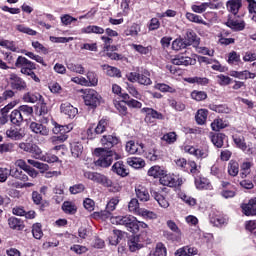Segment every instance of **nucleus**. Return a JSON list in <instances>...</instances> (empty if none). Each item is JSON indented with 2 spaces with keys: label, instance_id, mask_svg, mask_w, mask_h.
I'll list each match as a JSON object with an SVG mask.
<instances>
[{
  "label": "nucleus",
  "instance_id": "obj_45",
  "mask_svg": "<svg viewBox=\"0 0 256 256\" xmlns=\"http://www.w3.org/2000/svg\"><path fill=\"white\" fill-rule=\"evenodd\" d=\"M227 127H229V124L226 121H223L221 118H216L211 123L212 131H221V129H225Z\"/></svg>",
  "mask_w": 256,
  "mask_h": 256
},
{
  "label": "nucleus",
  "instance_id": "obj_50",
  "mask_svg": "<svg viewBox=\"0 0 256 256\" xmlns=\"http://www.w3.org/2000/svg\"><path fill=\"white\" fill-rule=\"evenodd\" d=\"M227 63L229 65H239L241 63V55L236 51H231L227 56Z\"/></svg>",
  "mask_w": 256,
  "mask_h": 256
},
{
  "label": "nucleus",
  "instance_id": "obj_36",
  "mask_svg": "<svg viewBox=\"0 0 256 256\" xmlns=\"http://www.w3.org/2000/svg\"><path fill=\"white\" fill-rule=\"evenodd\" d=\"M17 110L21 114L24 121H27L30 117L33 116V108L29 105H21L17 108Z\"/></svg>",
  "mask_w": 256,
  "mask_h": 256
},
{
  "label": "nucleus",
  "instance_id": "obj_55",
  "mask_svg": "<svg viewBox=\"0 0 256 256\" xmlns=\"http://www.w3.org/2000/svg\"><path fill=\"white\" fill-rule=\"evenodd\" d=\"M155 89H158V91H161V93H177V89H175V87L165 83L156 84Z\"/></svg>",
  "mask_w": 256,
  "mask_h": 256
},
{
  "label": "nucleus",
  "instance_id": "obj_47",
  "mask_svg": "<svg viewBox=\"0 0 256 256\" xmlns=\"http://www.w3.org/2000/svg\"><path fill=\"white\" fill-rule=\"evenodd\" d=\"M208 115H209V111H207L206 109L198 110L195 116V119L198 125H205V123L207 122Z\"/></svg>",
  "mask_w": 256,
  "mask_h": 256
},
{
  "label": "nucleus",
  "instance_id": "obj_2",
  "mask_svg": "<svg viewBox=\"0 0 256 256\" xmlns=\"http://www.w3.org/2000/svg\"><path fill=\"white\" fill-rule=\"evenodd\" d=\"M95 157L98 159L94 162L96 167H111L113 164V155L115 159H121V154L114 151L105 150V148H95L94 150Z\"/></svg>",
  "mask_w": 256,
  "mask_h": 256
},
{
  "label": "nucleus",
  "instance_id": "obj_32",
  "mask_svg": "<svg viewBox=\"0 0 256 256\" xmlns=\"http://www.w3.org/2000/svg\"><path fill=\"white\" fill-rule=\"evenodd\" d=\"M159 182L161 185H164L165 187H177V182L175 181V175L165 173L159 179Z\"/></svg>",
  "mask_w": 256,
  "mask_h": 256
},
{
  "label": "nucleus",
  "instance_id": "obj_46",
  "mask_svg": "<svg viewBox=\"0 0 256 256\" xmlns=\"http://www.w3.org/2000/svg\"><path fill=\"white\" fill-rule=\"evenodd\" d=\"M185 17L188 21H190L191 23H197L198 25H207V23L205 22V20H203V17H201L200 15L197 14H193L191 12H187L185 14Z\"/></svg>",
  "mask_w": 256,
  "mask_h": 256
},
{
  "label": "nucleus",
  "instance_id": "obj_52",
  "mask_svg": "<svg viewBox=\"0 0 256 256\" xmlns=\"http://www.w3.org/2000/svg\"><path fill=\"white\" fill-rule=\"evenodd\" d=\"M32 235L34 239H43V226L41 223H35L32 225Z\"/></svg>",
  "mask_w": 256,
  "mask_h": 256
},
{
  "label": "nucleus",
  "instance_id": "obj_27",
  "mask_svg": "<svg viewBox=\"0 0 256 256\" xmlns=\"http://www.w3.org/2000/svg\"><path fill=\"white\" fill-rule=\"evenodd\" d=\"M226 25L232 29V31H243V29H245V21L241 19L229 18L226 22Z\"/></svg>",
  "mask_w": 256,
  "mask_h": 256
},
{
  "label": "nucleus",
  "instance_id": "obj_25",
  "mask_svg": "<svg viewBox=\"0 0 256 256\" xmlns=\"http://www.w3.org/2000/svg\"><path fill=\"white\" fill-rule=\"evenodd\" d=\"M210 223L214 225V227H221V225H225L227 223V219L220 212H212L210 214Z\"/></svg>",
  "mask_w": 256,
  "mask_h": 256
},
{
  "label": "nucleus",
  "instance_id": "obj_63",
  "mask_svg": "<svg viewBox=\"0 0 256 256\" xmlns=\"http://www.w3.org/2000/svg\"><path fill=\"white\" fill-rule=\"evenodd\" d=\"M121 239V231L113 230L112 235L109 237L110 245H119V240Z\"/></svg>",
  "mask_w": 256,
  "mask_h": 256
},
{
  "label": "nucleus",
  "instance_id": "obj_56",
  "mask_svg": "<svg viewBox=\"0 0 256 256\" xmlns=\"http://www.w3.org/2000/svg\"><path fill=\"white\" fill-rule=\"evenodd\" d=\"M196 159H207L209 157V146H203L200 148H196Z\"/></svg>",
  "mask_w": 256,
  "mask_h": 256
},
{
  "label": "nucleus",
  "instance_id": "obj_26",
  "mask_svg": "<svg viewBox=\"0 0 256 256\" xmlns=\"http://www.w3.org/2000/svg\"><path fill=\"white\" fill-rule=\"evenodd\" d=\"M24 103H43V96L38 92H27L22 97Z\"/></svg>",
  "mask_w": 256,
  "mask_h": 256
},
{
  "label": "nucleus",
  "instance_id": "obj_5",
  "mask_svg": "<svg viewBox=\"0 0 256 256\" xmlns=\"http://www.w3.org/2000/svg\"><path fill=\"white\" fill-rule=\"evenodd\" d=\"M83 176L85 179H88L89 181H92L93 183H97L98 185H102L103 187H112L113 181L109 179L104 174H101L99 172H93V171H83Z\"/></svg>",
  "mask_w": 256,
  "mask_h": 256
},
{
  "label": "nucleus",
  "instance_id": "obj_7",
  "mask_svg": "<svg viewBox=\"0 0 256 256\" xmlns=\"http://www.w3.org/2000/svg\"><path fill=\"white\" fill-rule=\"evenodd\" d=\"M150 73L147 70H144L142 73L130 72L126 75V78L130 83H139V85H151Z\"/></svg>",
  "mask_w": 256,
  "mask_h": 256
},
{
  "label": "nucleus",
  "instance_id": "obj_10",
  "mask_svg": "<svg viewBox=\"0 0 256 256\" xmlns=\"http://www.w3.org/2000/svg\"><path fill=\"white\" fill-rule=\"evenodd\" d=\"M176 166L185 171L186 173H191L192 175H197L199 173V168H197V163L193 160L187 162L185 158H179L175 160Z\"/></svg>",
  "mask_w": 256,
  "mask_h": 256
},
{
  "label": "nucleus",
  "instance_id": "obj_49",
  "mask_svg": "<svg viewBox=\"0 0 256 256\" xmlns=\"http://www.w3.org/2000/svg\"><path fill=\"white\" fill-rule=\"evenodd\" d=\"M232 139L238 149H241L242 151H247V143H245V137L234 134L232 136Z\"/></svg>",
  "mask_w": 256,
  "mask_h": 256
},
{
  "label": "nucleus",
  "instance_id": "obj_43",
  "mask_svg": "<svg viewBox=\"0 0 256 256\" xmlns=\"http://www.w3.org/2000/svg\"><path fill=\"white\" fill-rule=\"evenodd\" d=\"M99 83V78L93 71H89L86 74V87H97Z\"/></svg>",
  "mask_w": 256,
  "mask_h": 256
},
{
  "label": "nucleus",
  "instance_id": "obj_3",
  "mask_svg": "<svg viewBox=\"0 0 256 256\" xmlns=\"http://www.w3.org/2000/svg\"><path fill=\"white\" fill-rule=\"evenodd\" d=\"M80 93H82L84 105L90 107V109H97V107L101 105V101H103V97H101V94H99L95 89H81Z\"/></svg>",
  "mask_w": 256,
  "mask_h": 256
},
{
  "label": "nucleus",
  "instance_id": "obj_1",
  "mask_svg": "<svg viewBox=\"0 0 256 256\" xmlns=\"http://www.w3.org/2000/svg\"><path fill=\"white\" fill-rule=\"evenodd\" d=\"M94 217H99L102 221L110 219V223H112V225H124L130 233H139L140 229H147V227H149L147 223L138 221L137 218L132 215L111 216L110 210L107 209L95 212Z\"/></svg>",
  "mask_w": 256,
  "mask_h": 256
},
{
  "label": "nucleus",
  "instance_id": "obj_22",
  "mask_svg": "<svg viewBox=\"0 0 256 256\" xmlns=\"http://www.w3.org/2000/svg\"><path fill=\"white\" fill-rule=\"evenodd\" d=\"M6 137L12 139L13 141H21L25 137V132L22 129L11 127L6 131Z\"/></svg>",
  "mask_w": 256,
  "mask_h": 256
},
{
  "label": "nucleus",
  "instance_id": "obj_57",
  "mask_svg": "<svg viewBox=\"0 0 256 256\" xmlns=\"http://www.w3.org/2000/svg\"><path fill=\"white\" fill-rule=\"evenodd\" d=\"M191 99L194 101H205L207 99V92L205 91H198V90H193L190 94Z\"/></svg>",
  "mask_w": 256,
  "mask_h": 256
},
{
  "label": "nucleus",
  "instance_id": "obj_39",
  "mask_svg": "<svg viewBox=\"0 0 256 256\" xmlns=\"http://www.w3.org/2000/svg\"><path fill=\"white\" fill-rule=\"evenodd\" d=\"M146 159L148 161H158L159 160V150L155 144H151L150 149L145 153Z\"/></svg>",
  "mask_w": 256,
  "mask_h": 256
},
{
  "label": "nucleus",
  "instance_id": "obj_40",
  "mask_svg": "<svg viewBox=\"0 0 256 256\" xmlns=\"http://www.w3.org/2000/svg\"><path fill=\"white\" fill-rule=\"evenodd\" d=\"M227 171L230 177H237L239 175V162L230 160L227 166Z\"/></svg>",
  "mask_w": 256,
  "mask_h": 256
},
{
  "label": "nucleus",
  "instance_id": "obj_8",
  "mask_svg": "<svg viewBox=\"0 0 256 256\" xmlns=\"http://www.w3.org/2000/svg\"><path fill=\"white\" fill-rule=\"evenodd\" d=\"M52 125H53V129H52L53 133L55 135H60L56 137L57 141H61V143H63L64 141H67L68 136L65 134L70 133V131H73V124L61 125L53 121Z\"/></svg>",
  "mask_w": 256,
  "mask_h": 256
},
{
  "label": "nucleus",
  "instance_id": "obj_9",
  "mask_svg": "<svg viewBox=\"0 0 256 256\" xmlns=\"http://www.w3.org/2000/svg\"><path fill=\"white\" fill-rule=\"evenodd\" d=\"M141 113H145L144 121L148 125H154L156 121H163L165 115L163 113L149 107H144L141 109Z\"/></svg>",
  "mask_w": 256,
  "mask_h": 256
},
{
  "label": "nucleus",
  "instance_id": "obj_13",
  "mask_svg": "<svg viewBox=\"0 0 256 256\" xmlns=\"http://www.w3.org/2000/svg\"><path fill=\"white\" fill-rule=\"evenodd\" d=\"M9 81L13 91H25L27 89V82L15 73L10 74Z\"/></svg>",
  "mask_w": 256,
  "mask_h": 256
},
{
  "label": "nucleus",
  "instance_id": "obj_4",
  "mask_svg": "<svg viewBox=\"0 0 256 256\" xmlns=\"http://www.w3.org/2000/svg\"><path fill=\"white\" fill-rule=\"evenodd\" d=\"M149 243H151V239H149L147 231H143L128 241V247L132 253H135V251L143 249V247H145V245H149Z\"/></svg>",
  "mask_w": 256,
  "mask_h": 256
},
{
  "label": "nucleus",
  "instance_id": "obj_61",
  "mask_svg": "<svg viewBox=\"0 0 256 256\" xmlns=\"http://www.w3.org/2000/svg\"><path fill=\"white\" fill-rule=\"evenodd\" d=\"M187 47V42L183 41L181 38H177L172 42V49L174 51H181Z\"/></svg>",
  "mask_w": 256,
  "mask_h": 256
},
{
  "label": "nucleus",
  "instance_id": "obj_60",
  "mask_svg": "<svg viewBox=\"0 0 256 256\" xmlns=\"http://www.w3.org/2000/svg\"><path fill=\"white\" fill-rule=\"evenodd\" d=\"M84 33H95L96 35H103L105 33V29L100 26L90 25L84 28Z\"/></svg>",
  "mask_w": 256,
  "mask_h": 256
},
{
  "label": "nucleus",
  "instance_id": "obj_17",
  "mask_svg": "<svg viewBox=\"0 0 256 256\" xmlns=\"http://www.w3.org/2000/svg\"><path fill=\"white\" fill-rule=\"evenodd\" d=\"M60 113L68 117V119H75L79 113V110L75 108L71 103L64 102L60 105Z\"/></svg>",
  "mask_w": 256,
  "mask_h": 256
},
{
  "label": "nucleus",
  "instance_id": "obj_54",
  "mask_svg": "<svg viewBox=\"0 0 256 256\" xmlns=\"http://www.w3.org/2000/svg\"><path fill=\"white\" fill-rule=\"evenodd\" d=\"M71 153L73 157L79 159L83 155V144L76 142L71 145Z\"/></svg>",
  "mask_w": 256,
  "mask_h": 256
},
{
  "label": "nucleus",
  "instance_id": "obj_23",
  "mask_svg": "<svg viewBox=\"0 0 256 256\" xmlns=\"http://www.w3.org/2000/svg\"><path fill=\"white\" fill-rule=\"evenodd\" d=\"M112 171L120 177H127V175H129V169H127L123 161L115 162L112 166Z\"/></svg>",
  "mask_w": 256,
  "mask_h": 256
},
{
  "label": "nucleus",
  "instance_id": "obj_15",
  "mask_svg": "<svg viewBox=\"0 0 256 256\" xmlns=\"http://www.w3.org/2000/svg\"><path fill=\"white\" fill-rule=\"evenodd\" d=\"M197 63V60L195 58L187 56V53H181L176 55L172 59L173 65H183L184 67H189V65H195Z\"/></svg>",
  "mask_w": 256,
  "mask_h": 256
},
{
  "label": "nucleus",
  "instance_id": "obj_37",
  "mask_svg": "<svg viewBox=\"0 0 256 256\" xmlns=\"http://www.w3.org/2000/svg\"><path fill=\"white\" fill-rule=\"evenodd\" d=\"M127 164L133 169H143L145 167V160L137 157L127 158Z\"/></svg>",
  "mask_w": 256,
  "mask_h": 256
},
{
  "label": "nucleus",
  "instance_id": "obj_53",
  "mask_svg": "<svg viewBox=\"0 0 256 256\" xmlns=\"http://www.w3.org/2000/svg\"><path fill=\"white\" fill-rule=\"evenodd\" d=\"M68 71L77 73L78 75H85V67L81 64L69 63L67 64Z\"/></svg>",
  "mask_w": 256,
  "mask_h": 256
},
{
  "label": "nucleus",
  "instance_id": "obj_51",
  "mask_svg": "<svg viewBox=\"0 0 256 256\" xmlns=\"http://www.w3.org/2000/svg\"><path fill=\"white\" fill-rule=\"evenodd\" d=\"M150 256H167V248L165 244L159 242L156 244L155 250L150 252Z\"/></svg>",
  "mask_w": 256,
  "mask_h": 256
},
{
  "label": "nucleus",
  "instance_id": "obj_28",
  "mask_svg": "<svg viewBox=\"0 0 256 256\" xmlns=\"http://www.w3.org/2000/svg\"><path fill=\"white\" fill-rule=\"evenodd\" d=\"M8 225L10 229H13L14 231H23V229H25V223L23 220L14 216L8 219Z\"/></svg>",
  "mask_w": 256,
  "mask_h": 256
},
{
  "label": "nucleus",
  "instance_id": "obj_20",
  "mask_svg": "<svg viewBox=\"0 0 256 256\" xmlns=\"http://www.w3.org/2000/svg\"><path fill=\"white\" fill-rule=\"evenodd\" d=\"M135 194L139 201L147 202L149 201V199H151V195H149V190H147V188L141 184L136 185Z\"/></svg>",
  "mask_w": 256,
  "mask_h": 256
},
{
  "label": "nucleus",
  "instance_id": "obj_6",
  "mask_svg": "<svg viewBox=\"0 0 256 256\" xmlns=\"http://www.w3.org/2000/svg\"><path fill=\"white\" fill-rule=\"evenodd\" d=\"M101 145L104 146V149H112L110 151H115V153H121L122 145L121 140L117 136L113 135H104L100 140Z\"/></svg>",
  "mask_w": 256,
  "mask_h": 256
},
{
  "label": "nucleus",
  "instance_id": "obj_11",
  "mask_svg": "<svg viewBox=\"0 0 256 256\" xmlns=\"http://www.w3.org/2000/svg\"><path fill=\"white\" fill-rule=\"evenodd\" d=\"M15 67H17V69H21L20 72L23 75H27L28 73H31V71L37 69L35 63L31 62L29 59L23 56H19L16 59Z\"/></svg>",
  "mask_w": 256,
  "mask_h": 256
},
{
  "label": "nucleus",
  "instance_id": "obj_38",
  "mask_svg": "<svg viewBox=\"0 0 256 256\" xmlns=\"http://www.w3.org/2000/svg\"><path fill=\"white\" fill-rule=\"evenodd\" d=\"M251 167H253V162H243L240 165V177L242 179H246V177H249L251 175Z\"/></svg>",
  "mask_w": 256,
  "mask_h": 256
},
{
  "label": "nucleus",
  "instance_id": "obj_30",
  "mask_svg": "<svg viewBox=\"0 0 256 256\" xmlns=\"http://www.w3.org/2000/svg\"><path fill=\"white\" fill-rule=\"evenodd\" d=\"M150 193L160 207H163V209H167V207H169V201L165 196H163V194L157 192L156 190H151Z\"/></svg>",
  "mask_w": 256,
  "mask_h": 256
},
{
  "label": "nucleus",
  "instance_id": "obj_16",
  "mask_svg": "<svg viewBox=\"0 0 256 256\" xmlns=\"http://www.w3.org/2000/svg\"><path fill=\"white\" fill-rule=\"evenodd\" d=\"M240 208L246 217H256V197L251 198L246 203H242Z\"/></svg>",
  "mask_w": 256,
  "mask_h": 256
},
{
  "label": "nucleus",
  "instance_id": "obj_14",
  "mask_svg": "<svg viewBox=\"0 0 256 256\" xmlns=\"http://www.w3.org/2000/svg\"><path fill=\"white\" fill-rule=\"evenodd\" d=\"M126 152L130 155H143L145 153V144L142 142H137L130 140L126 143Z\"/></svg>",
  "mask_w": 256,
  "mask_h": 256
},
{
  "label": "nucleus",
  "instance_id": "obj_34",
  "mask_svg": "<svg viewBox=\"0 0 256 256\" xmlns=\"http://www.w3.org/2000/svg\"><path fill=\"white\" fill-rule=\"evenodd\" d=\"M184 81L190 84L196 83V85H201V87H205L209 85V79L207 77H198V76L188 77V78H185Z\"/></svg>",
  "mask_w": 256,
  "mask_h": 256
},
{
  "label": "nucleus",
  "instance_id": "obj_29",
  "mask_svg": "<svg viewBox=\"0 0 256 256\" xmlns=\"http://www.w3.org/2000/svg\"><path fill=\"white\" fill-rule=\"evenodd\" d=\"M218 43L219 45H222L224 47H227L228 45H234L235 44V38H228L229 32L222 31L218 35Z\"/></svg>",
  "mask_w": 256,
  "mask_h": 256
},
{
  "label": "nucleus",
  "instance_id": "obj_35",
  "mask_svg": "<svg viewBox=\"0 0 256 256\" xmlns=\"http://www.w3.org/2000/svg\"><path fill=\"white\" fill-rule=\"evenodd\" d=\"M139 33H141V25L137 23H133L124 31L126 37H139Z\"/></svg>",
  "mask_w": 256,
  "mask_h": 256
},
{
  "label": "nucleus",
  "instance_id": "obj_58",
  "mask_svg": "<svg viewBox=\"0 0 256 256\" xmlns=\"http://www.w3.org/2000/svg\"><path fill=\"white\" fill-rule=\"evenodd\" d=\"M161 141H165L168 145H173L177 141V133L168 132L161 137Z\"/></svg>",
  "mask_w": 256,
  "mask_h": 256
},
{
  "label": "nucleus",
  "instance_id": "obj_12",
  "mask_svg": "<svg viewBox=\"0 0 256 256\" xmlns=\"http://www.w3.org/2000/svg\"><path fill=\"white\" fill-rule=\"evenodd\" d=\"M109 127V120L102 118L97 126L94 129L93 133V128H88L87 129V135L89 139H95V135H103L107 131V128Z\"/></svg>",
  "mask_w": 256,
  "mask_h": 256
},
{
  "label": "nucleus",
  "instance_id": "obj_44",
  "mask_svg": "<svg viewBox=\"0 0 256 256\" xmlns=\"http://www.w3.org/2000/svg\"><path fill=\"white\" fill-rule=\"evenodd\" d=\"M62 211L67 215H75L77 213V206L73 202L65 201L62 205Z\"/></svg>",
  "mask_w": 256,
  "mask_h": 256
},
{
  "label": "nucleus",
  "instance_id": "obj_18",
  "mask_svg": "<svg viewBox=\"0 0 256 256\" xmlns=\"http://www.w3.org/2000/svg\"><path fill=\"white\" fill-rule=\"evenodd\" d=\"M29 127L35 135H41L42 137L49 136V127L45 126V124H42L41 122H31Z\"/></svg>",
  "mask_w": 256,
  "mask_h": 256
},
{
  "label": "nucleus",
  "instance_id": "obj_42",
  "mask_svg": "<svg viewBox=\"0 0 256 256\" xmlns=\"http://www.w3.org/2000/svg\"><path fill=\"white\" fill-rule=\"evenodd\" d=\"M210 139L215 147H217L218 149H221L225 141V134L223 133L212 134L210 136Z\"/></svg>",
  "mask_w": 256,
  "mask_h": 256
},
{
  "label": "nucleus",
  "instance_id": "obj_59",
  "mask_svg": "<svg viewBox=\"0 0 256 256\" xmlns=\"http://www.w3.org/2000/svg\"><path fill=\"white\" fill-rule=\"evenodd\" d=\"M211 175H214V177H217V179H224L225 170L223 168L219 167L217 164H214L211 167Z\"/></svg>",
  "mask_w": 256,
  "mask_h": 256
},
{
  "label": "nucleus",
  "instance_id": "obj_64",
  "mask_svg": "<svg viewBox=\"0 0 256 256\" xmlns=\"http://www.w3.org/2000/svg\"><path fill=\"white\" fill-rule=\"evenodd\" d=\"M248 3V11L250 13L252 21H255L256 17V1L255 0H246Z\"/></svg>",
  "mask_w": 256,
  "mask_h": 256
},
{
  "label": "nucleus",
  "instance_id": "obj_48",
  "mask_svg": "<svg viewBox=\"0 0 256 256\" xmlns=\"http://www.w3.org/2000/svg\"><path fill=\"white\" fill-rule=\"evenodd\" d=\"M131 47H132V49H134V51H136L140 55H149V53H151V51H153L152 46L145 47L141 44H132Z\"/></svg>",
  "mask_w": 256,
  "mask_h": 256
},
{
  "label": "nucleus",
  "instance_id": "obj_31",
  "mask_svg": "<svg viewBox=\"0 0 256 256\" xmlns=\"http://www.w3.org/2000/svg\"><path fill=\"white\" fill-rule=\"evenodd\" d=\"M165 173H167L165 169L159 165H155L148 170L147 175L148 177H153V179H161L162 175H165Z\"/></svg>",
  "mask_w": 256,
  "mask_h": 256
},
{
  "label": "nucleus",
  "instance_id": "obj_24",
  "mask_svg": "<svg viewBox=\"0 0 256 256\" xmlns=\"http://www.w3.org/2000/svg\"><path fill=\"white\" fill-rule=\"evenodd\" d=\"M226 7L232 15H237L241 7H243V0H228L226 2Z\"/></svg>",
  "mask_w": 256,
  "mask_h": 256
},
{
  "label": "nucleus",
  "instance_id": "obj_33",
  "mask_svg": "<svg viewBox=\"0 0 256 256\" xmlns=\"http://www.w3.org/2000/svg\"><path fill=\"white\" fill-rule=\"evenodd\" d=\"M10 121L12 125H16V127H20V125L23 123L24 118L21 115V112H19L18 109H15L11 112L9 115Z\"/></svg>",
  "mask_w": 256,
  "mask_h": 256
},
{
  "label": "nucleus",
  "instance_id": "obj_19",
  "mask_svg": "<svg viewBox=\"0 0 256 256\" xmlns=\"http://www.w3.org/2000/svg\"><path fill=\"white\" fill-rule=\"evenodd\" d=\"M195 186L199 191H211L213 190V185L211 181L203 176H197L195 178Z\"/></svg>",
  "mask_w": 256,
  "mask_h": 256
},
{
  "label": "nucleus",
  "instance_id": "obj_21",
  "mask_svg": "<svg viewBox=\"0 0 256 256\" xmlns=\"http://www.w3.org/2000/svg\"><path fill=\"white\" fill-rule=\"evenodd\" d=\"M8 175H10V177H13V179L22 181L23 183L29 180V176H27V174L23 173V170H20L17 167H10V169L8 170Z\"/></svg>",
  "mask_w": 256,
  "mask_h": 256
},
{
  "label": "nucleus",
  "instance_id": "obj_62",
  "mask_svg": "<svg viewBox=\"0 0 256 256\" xmlns=\"http://www.w3.org/2000/svg\"><path fill=\"white\" fill-rule=\"evenodd\" d=\"M163 237L172 242L181 241V234L173 233L167 230L163 232Z\"/></svg>",
  "mask_w": 256,
  "mask_h": 256
},
{
  "label": "nucleus",
  "instance_id": "obj_41",
  "mask_svg": "<svg viewBox=\"0 0 256 256\" xmlns=\"http://www.w3.org/2000/svg\"><path fill=\"white\" fill-rule=\"evenodd\" d=\"M102 69L103 71H105L106 75H108V77H121V70H119L116 67L113 66H109L107 64L102 65Z\"/></svg>",
  "mask_w": 256,
  "mask_h": 256
}]
</instances>
